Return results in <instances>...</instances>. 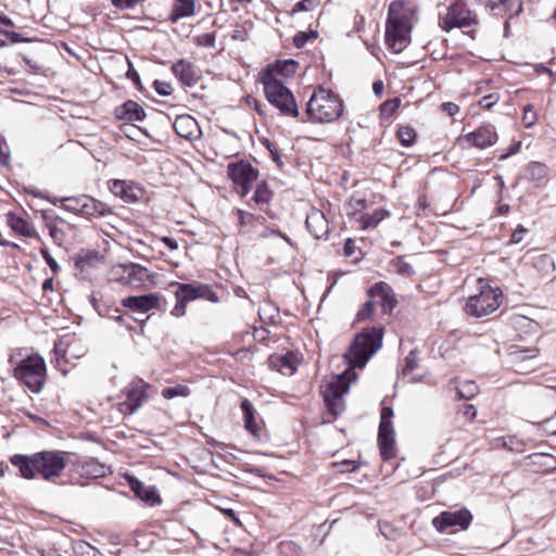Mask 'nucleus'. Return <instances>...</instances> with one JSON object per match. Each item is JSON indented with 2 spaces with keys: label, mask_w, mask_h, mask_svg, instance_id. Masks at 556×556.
Listing matches in <instances>:
<instances>
[{
  "label": "nucleus",
  "mask_w": 556,
  "mask_h": 556,
  "mask_svg": "<svg viewBox=\"0 0 556 556\" xmlns=\"http://www.w3.org/2000/svg\"><path fill=\"white\" fill-rule=\"evenodd\" d=\"M416 5L408 0L390 3L386 23V45L394 53L402 52L410 42L412 20Z\"/></svg>",
  "instance_id": "obj_1"
},
{
  "label": "nucleus",
  "mask_w": 556,
  "mask_h": 556,
  "mask_svg": "<svg viewBox=\"0 0 556 556\" xmlns=\"http://www.w3.org/2000/svg\"><path fill=\"white\" fill-rule=\"evenodd\" d=\"M11 463L23 478L34 479L40 476L45 480L59 477L67 464L61 451H43L31 456L16 454L11 457Z\"/></svg>",
  "instance_id": "obj_2"
},
{
  "label": "nucleus",
  "mask_w": 556,
  "mask_h": 556,
  "mask_svg": "<svg viewBox=\"0 0 556 556\" xmlns=\"http://www.w3.org/2000/svg\"><path fill=\"white\" fill-rule=\"evenodd\" d=\"M343 113V101L331 90L319 87L306 103L305 114L312 123H330Z\"/></svg>",
  "instance_id": "obj_3"
},
{
  "label": "nucleus",
  "mask_w": 556,
  "mask_h": 556,
  "mask_svg": "<svg viewBox=\"0 0 556 556\" xmlns=\"http://www.w3.org/2000/svg\"><path fill=\"white\" fill-rule=\"evenodd\" d=\"M261 83L267 101L279 111L280 115L294 118L300 115L293 93L274 75L271 67H267L262 73Z\"/></svg>",
  "instance_id": "obj_4"
},
{
  "label": "nucleus",
  "mask_w": 556,
  "mask_h": 556,
  "mask_svg": "<svg viewBox=\"0 0 556 556\" xmlns=\"http://www.w3.org/2000/svg\"><path fill=\"white\" fill-rule=\"evenodd\" d=\"M383 329L371 327L364 329L353 340L344 358L352 368H363L370 357L381 348Z\"/></svg>",
  "instance_id": "obj_5"
},
{
  "label": "nucleus",
  "mask_w": 556,
  "mask_h": 556,
  "mask_svg": "<svg viewBox=\"0 0 556 556\" xmlns=\"http://www.w3.org/2000/svg\"><path fill=\"white\" fill-rule=\"evenodd\" d=\"M176 287L174 294L176 296V305L172 309V315L181 317L186 314L187 304L198 299H204L212 303L218 302V295L213 289L205 283L193 281L191 283L174 282Z\"/></svg>",
  "instance_id": "obj_6"
},
{
  "label": "nucleus",
  "mask_w": 556,
  "mask_h": 556,
  "mask_svg": "<svg viewBox=\"0 0 556 556\" xmlns=\"http://www.w3.org/2000/svg\"><path fill=\"white\" fill-rule=\"evenodd\" d=\"M46 362L39 354H31L22 359L13 371L14 378L34 393H39L42 390L46 382Z\"/></svg>",
  "instance_id": "obj_7"
},
{
  "label": "nucleus",
  "mask_w": 556,
  "mask_h": 556,
  "mask_svg": "<svg viewBox=\"0 0 556 556\" xmlns=\"http://www.w3.org/2000/svg\"><path fill=\"white\" fill-rule=\"evenodd\" d=\"M503 293L500 288L481 286L480 292L469 296L466 305V314L481 318L495 312L502 303Z\"/></svg>",
  "instance_id": "obj_8"
},
{
  "label": "nucleus",
  "mask_w": 556,
  "mask_h": 556,
  "mask_svg": "<svg viewBox=\"0 0 556 556\" xmlns=\"http://www.w3.org/2000/svg\"><path fill=\"white\" fill-rule=\"evenodd\" d=\"M440 27L448 33L454 28H468L478 25V17L464 0H456L447 8L445 16L440 20Z\"/></svg>",
  "instance_id": "obj_9"
},
{
  "label": "nucleus",
  "mask_w": 556,
  "mask_h": 556,
  "mask_svg": "<svg viewBox=\"0 0 556 556\" xmlns=\"http://www.w3.org/2000/svg\"><path fill=\"white\" fill-rule=\"evenodd\" d=\"M227 175L236 185L237 193L244 198L258 178V169L248 161L231 162L227 165Z\"/></svg>",
  "instance_id": "obj_10"
},
{
  "label": "nucleus",
  "mask_w": 556,
  "mask_h": 556,
  "mask_svg": "<svg viewBox=\"0 0 556 556\" xmlns=\"http://www.w3.org/2000/svg\"><path fill=\"white\" fill-rule=\"evenodd\" d=\"M149 384L141 379L131 381L123 391L126 400L118 404L119 412L125 415H131L139 409L148 399L146 393Z\"/></svg>",
  "instance_id": "obj_11"
},
{
  "label": "nucleus",
  "mask_w": 556,
  "mask_h": 556,
  "mask_svg": "<svg viewBox=\"0 0 556 556\" xmlns=\"http://www.w3.org/2000/svg\"><path fill=\"white\" fill-rule=\"evenodd\" d=\"M472 516L471 513L466 509H458L455 511H443L438 517L433 518L432 525L439 532H444L451 527L458 526L465 530L469 527Z\"/></svg>",
  "instance_id": "obj_12"
},
{
  "label": "nucleus",
  "mask_w": 556,
  "mask_h": 556,
  "mask_svg": "<svg viewBox=\"0 0 556 556\" xmlns=\"http://www.w3.org/2000/svg\"><path fill=\"white\" fill-rule=\"evenodd\" d=\"M122 305L131 314L144 315L152 309L160 308L161 296L155 293L126 296L122 300Z\"/></svg>",
  "instance_id": "obj_13"
},
{
  "label": "nucleus",
  "mask_w": 556,
  "mask_h": 556,
  "mask_svg": "<svg viewBox=\"0 0 556 556\" xmlns=\"http://www.w3.org/2000/svg\"><path fill=\"white\" fill-rule=\"evenodd\" d=\"M110 191L125 203H136L144 195V190L136 184L126 180L112 179L108 182Z\"/></svg>",
  "instance_id": "obj_14"
},
{
  "label": "nucleus",
  "mask_w": 556,
  "mask_h": 556,
  "mask_svg": "<svg viewBox=\"0 0 556 556\" xmlns=\"http://www.w3.org/2000/svg\"><path fill=\"white\" fill-rule=\"evenodd\" d=\"M465 140L476 148L485 149L496 142L497 134L493 125H481L476 130L467 134Z\"/></svg>",
  "instance_id": "obj_15"
},
{
  "label": "nucleus",
  "mask_w": 556,
  "mask_h": 556,
  "mask_svg": "<svg viewBox=\"0 0 556 556\" xmlns=\"http://www.w3.org/2000/svg\"><path fill=\"white\" fill-rule=\"evenodd\" d=\"M176 134L187 140H195L201 136V129L195 118L189 114L178 115L174 121Z\"/></svg>",
  "instance_id": "obj_16"
},
{
  "label": "nucleus",
  "mask_w": 556,
  "mask_h": 556,
  "mask_svg": "<svg viewBox=\"0 0 556 556\" xmlns=\"http://www.w3.org/2000/svg\"><path fill=\"white\" fill-rule=\"evenodd\" d=\"M305 225L316 239L326 238L329 233V223L325 214L319 210H312L307 214Z\"/></svg>",
  "instance_id": "obj_17"
},
{
  "label": "nucleus",
  "mask_w": 556,
  "mask_h": 556,
  "mask_svg": "<svg viewBox=\"0 0 556 556\" xmlns=\"http://www.w3.org/2000/svg\"><path fill=\"white\" fill-rule=\"evenodd\" d=\"M80 208L79 215L86 218H99L113 213L110 205L87 194Z\"/></svg>",
  "instance_id": "obj_18"
},
{
  "label": "nucleus",
  "mask_w": 556,
  "mask_h": 556,
  "mask_svg": "<svg viewBox=\"0 0 556 556\" xmlns=\"http://www.w3.org/2000/svg\"><path fill=\"white\" fill-rule=\"evenodd\" d=\"M128 483L135 495L142 500L146 504L150 506L161 504V497L154 486H146L139 479L135 477H129Z\"/></svg>",
  "instance_id": "obj_19"
},
{
  "label": "nucleus",
  "mask_w": 556,
  "mask_h": 556,
  "mask_svg": "<svg viewBox=\"0 0 556 556\" xmlns=\"http://www.w3.org/2000/svg\"><path fill=\"white\" fill-rule=\"evenodd\" d=\"M172 71L182 85L193 87L200 79L197 68L188 61L181 59L173 64Z\"/></svg>",
  "instance_id": "obj_20"
},
{
  "label": "nucleus",
  "mask_w": 556,
  "mask_h": 556,
  "mask_svg": "<svg viewBox=\"0 0 556 556\" xmlns=\"http://www.w3.org/2000/svg\"><path fill=\"white\" fill-rule=\"evenodd\" d=\"M115 117L121 121L140 122L146 117L144 109L136 101L128 100L114 110Z\"/></svg>",
  "instance_id": "obj_21"
},
{
  "label": "nucleus",
  "mask_w": 556,
  "mask_h": 556,
  "mask_svg": "<svg viewBox=\"0 0 556 556\" xmlns=\"http://www.w3.org/2000/svg\"><path fill=\"white\" fill-rule=\"evenodd\" d=\"M378 445L383 460H390L395 457L394 428H379Z\"/></svg>",
  "instance_id": "obj_22"
},
{
  "label": "nucleus",
  "mask_w": 556,
  "mask_h": 556,
  "mask_svg": "<svg viewBox=\"0 0 556 556\" xmlns=\"http://www.w3.org/2000/svg\"><path fill=\"white\" fill-rule=\"evenodd\" d=\"M126 270H128L126 273L127 274L126 286L130 287V288L137 289V288L144 286L146 282L151 277V274L149 273V270L139 264H135V263L126 264Z\"/></svg>",
  "instance_id": "obj_23"
},
{
  "label": "nucleus",
  "mask_w": 556,
  "mask_h": 556,
  "mask_svg": "<svg viewBox=\"0 0 556 556\" xmlns=\"http://www.w3.org/2000/svg\"><path fill=\"white\" fill-rule=\"evenodd\" d=\"M240 407L242 409L244 428L247 431L255 437L261 433V427L256 422V410L248 399L241 401Z\"/></svg>",
  "instance_id": "obj_24"
},
{
  "label": "nucleus",
  "mask_w": 556,
  "mask_h": 556,
  "mask_svg": "<svg viewBox=\"0 0 556 556\" xmlns=\"http://www.w3.org/2000/svg\"><path fill=\"white\" fill-rule=\"evenodd\" d=\"M370 294H376L381 301V307L383 313H391L396 306V300L392 294V289L384 282L376 283L370 290Z\"/></svg>",
  "instance_id": "obj_25"
},
{
  "label": "nucleus",
  "mask_w": 556,
  "mask_h": 556,
  "mask_svg": "<svg viewBox=\"0 0 556 556\" xmlns=\"http://www.w3.org/2000/svg\"><path fill=\"white\" fill-rule=\"evenodd\" d=\"M236 215L238 217V224L241 227L242 232L252 231L256 227L264 225L266 220V218L261 214L255 215L251 212H247L240 208L236 211Z\"/></svg>",
  "instance_id": "obj_26"
},
{
  "label": "nucleus",
  "mask_w": 556,
  "mask_h": 556,
  "mask_svg": "<svg viewBox=\"0 0 556 556\" xmlns=\"http://www.w3.org/2000/svg\"><path fill=\"white\" fill-rule=\"evenodd\" d=\"M195 13V4L193 0H175L169 21L177 23L180 18L193 16Z\"/></svg>",
  "instance_id": "obj_27"
},
{
  "label": "nucleus",
  "mask_w": 556,
  "mask_h": 556,
  "mask_svg": "<svg viewBox=\"0 0 556 556\" xmlns=\"http://www.w3.org/2000/svg\"><path fill=\"white\" fill-rule=\"evenodd\" d=\"M8 217V224L9 226L17 233L24 236V237H34L36 235L35 227L31 223L24 219L21 216H17L13 213H9L7 215Z\"/></svg>",
  "instance_id": "obj_28"
},
{
  "label": "nucleus",
  "mask_w": 556,
  "mask_h": 556,
  "mask_svg": "<svg viewBox=\"0 0 556 556\" xmlns=\"http://www.w3.org/2000/svg\"><path fill=\"white\" fill-rule=\"evenodd\" d=\"M548 176V167L540 162H531L525 170V178L540 185Z\"/></svg>",
  "instance_id": "obj_29"
},
{
  "label": "nucleus",
  "mask_w": 556,
  "mask_h": 556,
  "mask_svg": "<svg viewBox=\"0 0 556 556\" xmlns=\"http://www.w3.org/2000/svg\"><path fill=\"white\" fill-rule=\"evenodd\" d=\"M349 391V383L344 375L336 376L326 387L324 394L342 397Z\"/></svg>",
  "instance_id": "obj_30"
},
{
  "label": "nucleus",
  "mask_w": 556,
  "mask_h": 556,
  "mask_svg": "<svg viewBox=\"0 0 556 556\" xmlns=\"http://www.w3.org/2000/svg\"><path fill=\"white\" fill-rule=\"evenodd\" d=\"M488 7L491 11H495L500 7H503L505 13H507L509 17L518 15L522 10V3L520 0H495L490 1Z\"/></svg>",
  "instance_id": "obj_31"
},
{
  "label": "nucleus",
  "mask_w": 556,
  "mask_h": 556,
  "mask_svg": "<svg viewBox=\"0 0 556 556\" xmlns=\"http://www.w3.org/2000/svg\"><path fill=\"white\" fill-rule=\"evenodd\" d=\"M108 467L96 459H89L81 464V475L88 478H101L108 472Z\"/></svg>",
  "instance_id": "obj_32"
},
{
  "label": "nucleus",
  "mask_w": 556,
  "mask_h": 556,
  "mask_svg": "<svg viewBox=\"0 0 556 556\" xmlns=\"http://www.w3.org/2000/svg\"><path fill=\"white\" fill-rule=\"evenodd\" d=\"M389 270L403 277H412L415 275L413 266L406 262L405 256H397L390 261Z\"/></svg>",
  "instance_id": "obj_33"
},
{
  "label": "nucleus",
  "mask_w": 556,
  "mask_h": 556,
  "mask_svg": "<svg viewBox=\"0 0 556 556\" xmlns=\"http://www.w3.org/2000/svg\"><path fill=\"white\" fill-rule=\"evenodd\" d=\"M271 198H273V192L269 189L266 181H261V182L256 184V189L252 197V201L256 205L262 206V205L268 204L270 202Z\"/></svg>",
  "instance_id": "obj_34"
},
{
  "label": "nucleus",
  "mask_w": 556,
  "mask_h": 556,
  "mask_svg": "<svg viewBox=\"0 0 556 556\" xmlns=\"http://www.w3.org/2000/svg\"><path fill=\"white\" fill-rule=\"evenodd\" d=\"M86 194L77 197H63L60 199L61 207L66 212L79 215L81 208L80 204L85 201Z\"/></svg>",
  "instance_id": "obj_35"
},
{
  "label": "nucleus",
  "mask_w": 556,
  "mask_h": 556,
  "mask_svg": "<svg viewBox=\"0 0 556 556\" xmlns=\"http://www.w3.org/2000/svg\"><path fill=\"white\" fill-rule=\"evenodd\" d=\"M390 213L384 210H377L372 214H364L362 216V228H375L381 220L388 217Z\"/></svg>",
  "instance_id": "obj_36"
},
{
  "label": "nucleus",
  "mask_w": 556,
  "mask_h": 556,
  "mask_svg": "<svg viewBox=\"0 0 556 556\" xmlns=\"http://www.w3.org/2000/svg\"><path fill=\"white\" fill-rule=\"evenodd\" d=\"M99 262L98 253L96 252H87L86 254H80L77 256L75 266L81 273H87L89 268L93 267L96 263Z\"/></svg>",
  "instance_id": "obj_37"
},
{
  "label": "nucleus",
  "mask_w": 556,
  "mask_h": 556,
  "mask_svg": "<svg viewBox=\"0 0 556 556\" xmlns=\"http://www.w3.org/2000/svg\"><path fill=\"white\" fill-rule=\"evenodd\" d=\"M417 137V132L413 127L401 126L397 130V138L402 146L410 147L414 144Z\"/></svg>",
  "instance_id": "obj_38"
},
{
  "label": "nucleus",
  "mask_w": 556,
  "mask_h": 556,
  "mask_svg": "<svg viewBox=\"0 0 556 556\" xmlns=\"http://www.w3.org/2000/svg\"><path fill=\"white\" fill-rule=\"evenodd\" d=\"M299 64L294 60H286L282 62H278L275 66V68H271L274 71V75H282V76H290L293 75L298 68Z\"/></svg>",
  "instance_id": "obj_39"
},
{
  "label": "nucleus",
  "mask_w": 556,
  "mask_h": 556,
  "mask_svg": "<svg viewBox=\"0 0 556 556\" xmlns=\"http://www.w3.org/2000/svg\"><path fill=\"white\" fill-rule=\"evenodd\" d=\"M189 394H190V389L185 384L167 387L162 390V396L166 400H172L177 396L186 397Z\"/></svg>",
  "instance_id": "obj_40"
},
{
  "label": "nucleus",
  "mask_w": 556,
  "mask_h": 556,
  "mask_svg": "<svg viewBox=\"0 0 556 556\" xmlns=\"http://www.w3.org/2000/svg\"><path fill=\"white\" fill-rule=\"evenodd\" d=\"M324 401L327 406L328 412L334 417L339 416L344 409V403L342 397H336L324 394Z\"/></svg>",
  "instance_id": "obj_41"
},
{
  "label": "nucleus",
  "mask_w": 556,
  "mask_h": 556,
  "mask_svg": "<svg viewBox=\"0 0 556 556\" xmlns=\"http://www.w3.org/2000/svg\"><path fill=\"white\" fill-rule=\"evenodd\" d=\"M91 303L93 308L98 312L100 316L108 317L111 319L113 314L118 313L117 307H111L104 301L97 300L96 298H91Z\"/></svg>",
  "instance_id": "obj_42"
},
{
  "label": "nucleus",
  "mask_w": 556,
  "mask_h": 556,
  "mask_svg": "<svg viewBox=\"0 0 556 556\" xmlns=\"http://www.w3.org/2000/svg\"><path fill=\"white\" fill-rule=\"evenodd\" d=\"M533 265L539 271H542L544 274L553 271L555 268L552 256L547 254H542L535 257Z\"/></svg>",
  "instance_id": "obj_43"
},
{
  "label": "nucleus",
  "mask_w": 556,
  "mask_h": 556,
  "mask_svg": "<svg viewBox=\"0 0 556 556\" xmlns=\"http://www.w3.org/2000/svg\"><path fill=\"white\" fill-rule=\"evenodd\" d=\"M127 271L126 264L114 265L110 270V280L126 286Z\"/></svg>",
  "instance_id": "obj_44"
},
{
  "label": "nucleus",
  "mask_w": 556,
  "mask_h": 556,
  "mask_svg": "<svg viewBox=\"0 0 556 556\" xmlns=\"http://www.w3.org/2000/svg\"><path fill=\"white\" fill-rule=\"evenodd\" d=\"M321 3V0H301L294 4V7L291 10V14H295L298 12H309L315 10L319 4Z\"/></svg>",
  "instance_id": "obj_45"
},
{
  "label": "nucleus",
  "mask_w": 556,
  "mask_h": 556,
  "mask_svg": "<svg viewBox=\"0 0 556 556\" xmlns=\"http://www.w3.org/2000/svg\"><path fill=\"white\" fill-rule=\"evenodd\" d=\"M478 393V386L473 381H465L458 387L460 397L470 400Z\"/></svg>",
  "instance_id": "obj_46"
},
{
  "label": "nucleus",
  "mask_w": 556,
  "mask_h": 556,
  "mask_svg": "<svg viewBox=\"0 0 556 556\" xmlns=\"http://www.w3.org/2000/svg\"><path fill=\"white\" fill-rule=\"evenodd\" d=\"M538 354H539V349L530 348V349L517 350L513 353V356L516 362H523V361L532 359V358L536 357Z\"/></svg>",
  "instance_id": "obj_47"
},
{
  "label": "nucleus",
  "mask_w": 556,
  "mask_h": 556,
  "mask_svg": "<svg viewBox=\"0 0 556 556\" xmlns=\"http://www.w3.org/2000/svg\"><path fill=\"white\" fill-rule=\"evenodd\" d=\"M375 313V303L368 300L364 303L363 307L356 314V320L362 321L370 318Z\"/></svg>",
  "instance_id": "obj_48"
},
{
  "label": "nucleus",
  "mask_w": 556,
  "mask_h": 556,
  "mask_svg": "<svg viewBox=\"0 0 556 556\" xmlns=\"http://www.w3.org/2000/svg\"><path fill=\"white\" fill-rule=\"evenodd\" d=\"M216 40L215 33H204L193 38V41L199 47H214Z\"/></svg>",
  "instance_id": "obj_49"
},
{
  "label": "nucleus",
  "mask_w": 556,
  "mask_h": 556,
  "mask_svg": "<svg viewBox=\"0 0 556 556\" xmlns=\"http://www.w3.org/2000/svg\"><path fill=\"white\" fill-rule=\"evenodd\" d=\"M393 415H394V413L391 407L383 406L381 408L379 428H393V425H392Z\"/></svg>",
  "instance_id": "obj_50"
},
{
  "label": "nucleus",
  "mask_w": 556,
  "mask_h": 556,
  "mask_svg": "<svg viewBox=\"0 0 556 556\" xmlns=\"http://www.w3.org/2000/svg\"><path fill=\"white\" fill-rule=\"evenodd\" d=\"M418 367V361H417V352L410 351L408 355L405 357V365L403 368V374L407 375L412 372L414 369Z\"/></svg>",
  "instance_id": "obj_51"
},
{
  "label": "nucleus",
  "mask_w": 556,
  "mask_h": 556,
  "mask_svg": "<svg viewBox=\"0 0 556 556\" xmlns=\"http://www.w3.org/2000/svg\"><path fill=\"white\" fill-rule=\"evenodd\" d=\"M47 223V226L49 228V231H50V236L51 238L55 241V242H60L62 241V238H63V231L55 225V222L54 219L51 218V220L49 222L48 220V216L46 214H43L42 216Z\"/></svg>",
  "instance_id": "obj_52"
},
{
  "label": "nucleus",
  "mask_w": 556,
  "mask_h": 556,
  "mask_svg": "<svg viewBox=\"0 0 556 556\" xmlns=\"http://www.w3.org/2000/svg\"><path fill=\"white\" fill-rule=\"evenodd\" d=\"M316 37H317L316 31H311V33L300 31L293 37V43L296 48H302L306 45V42L311 38H316Z\"/></svg>",
  "instance_id": "obj_53"
},
{
  "label": "nucleus",
  "mask_w": 556,
  "mask_h": 556,
  "mask_svg": "<svg viewBox=\"0 0 556 556\" xmlns=\"http://www.w3.org/2000/svg\"><path fill=\"white\" fill-rule=\"evenodd\" d=\"M539 426L547 434L556 435V410L552 417L544 419L542 422L539 424Z\"/></svg>",
  "instance_id": "obj_54"
},
{
  "label": "nucleus",
  "mask_w": 556,
  "mask_h": 556,
  "mask_svg": "<svg viewBox=\"0 0 556 556\" xmlns=\"http://www.w3.org/2000/svg\"><path fill=\"white\" fill-rule=\"evenodd\" d=\"M500 100V97L497 93H490L488 96H484L480 99L479 104L483 109H491L493 108Z\"/></svg>",
  "instance_id": "obj_55"
},
{
  "label": "nucleus",
  "mask_w": 556,
  "mask_h": 556,
  "mask_svg": "<svg viewBox=\"0 0 556 556\" xmlns=\"http://www.w3.org/2000/svg\"><path fill=\"white\" fill-rule=\"evenodd\" d=\"M400 104L401 100L397 98L386 101L381 105V112L382 114H393L400 108Z\"/></svg>",
  "instance_id": "obj_56"
},
{
  "label": "nucleus",
  "mask_w": 556,
  "mask_h": 556,
  "mask_svg": "<svg viewBox=\"0 0 556 556\" xmlns=\"http://www.w3.org/2000/svg\"><path fill=\"white\" fill-rule=\"evenodd\" d=\"M334 466L339 468L340 472H353L358 468V465L355 460L345 459L339 463H336Z\"/></svg>",
  "instance_id": "obj_57"
},
{
  "label": "nucleus",
  "mask_w": 556,
  "mask_h": 556,
  "mask_svg": "<svg viewBox=\"0 0 556 556\" xmlns=\"http://www.w3.org/2000/svg\"><path fill=\"white\" fill-rule=\"evenodd\" d=\"M10 162L9 148L2 137H0V165L8 166Z\"/></svg>",
  "instance_id": "obj_58"
},
{
  "label": "nucleus",
  "mask_w": 556,
  "mask_h": 556,
  "mask_svg": "<svg viewBox=\"0 0 556 556\" xmlns=\"http://www.w3.org/2000/svg\"><path fill=\"white\" fill-rule=\"evenodd\" d=\"M527 232V229L522 226H518L516 230L511 233L509 242L511 244L520 243L523 240V237Z\"/></svg>",
  "instance_id": "obj_59"
},
{
  "label": "nucleus",
  "mask_w": 556,
  "mask_h": 556,
  "mask_svg": "<svg viewBox=\"0 0 556 556\" xmlns=\"http://www.w3.org/2000/svg\"><path fill=\"white\" fill-rule=\"evenodd\" d=\"M154 89L161 96H168L172 93L170 85L164 81L155 80Z\"/></svg>",
  "instance_id": "obj_60"
},
{
  "label": "nucleus",
  "mask_w": 556,
  "mask_h": 556,
  "mask_svg": "<svg viewBox=\"0 0 556 556\" xmlns=\"http://www.w3.org/2000/svg\"><path fill=\"white\" fill-rule=\"evenodd\" d=\"M231 39L238 41H247L249 38V33L244 27H237L231 33Z\"/></svg>",
  "instance_id": "obj_61"
},
{
  "label": "nucleus",
  "mask_w": 556,
  "mask_h": 556,
  "mask_svg": "<svg viewBox=\"0 0 556 556\" xmlns=\"http://www.w3.org/2000/svg\"><path fill=\"white\" fill-rule=\"evenodd\" d=\"M41 255L45 258V261L47 262V264L49 265V267L51 268V270L55 273L59 268V265H58L56 261L48 252V250L42 249Z\"/></svg>",
  "instance_id": "obj_62"
},
{
  "label": "nucleus",
  "mask_w": 556,
  "mask_h": 556,
  "mask_svg": "<svg viewBox=\"0 0 556 556\" xmlns=\"http://www.w3.org/2000/svg\"><path fill=\"white\" fill-rule=\"evenodd\" d=\"M442 110L448 115L454 116L459 112V106L453 102H444L442 104Z\"/></svg>",
  "instance_id": "obj_63"
},
{
  "label": "nucleus",
  "mask_w": 556,
  "mask_h": 556,
  "mask_svg": "<svg viewBox=\"0 0 556 556\" xmlns=\"http://www.w3.org/2000/svg\"><path fill=\"white\" fill-rule=\"evenodd\" d=\"M355 249H356L355 241L351 238L346 239V241L344 243V248H343L344 255L348 257L353 256L355 253Z\"/></svg>",
  "instance_id": "obj_64"
}]
</instances>
